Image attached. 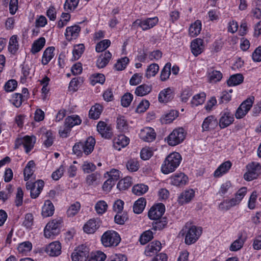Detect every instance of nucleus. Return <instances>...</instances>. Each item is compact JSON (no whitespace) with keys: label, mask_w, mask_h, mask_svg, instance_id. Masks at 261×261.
<instances>
[{"label":"nucleus","mask_w":261,"mask_h":261,"mask_svg":"<svg viewBox=\"0 0 261 261\" xmlns=\"http://www.w3.org/2000/svg\"><path fill=\"white\" fill-rule=\"evenodd\" d=\"M195 192L193 190L190 189L182 192L178 198V202L180 204L189 202L194 197Z\"/></svg>","instance_id":"obj_20"},{"label":"nucleus","mask_w":261,"mask_h":261,"mask_svg":"<svg viewBox=\"0 0 261 261\" xmlns=\"http://www.w3.org/2000/svg\"><path fill=\"white\" fill-rule=\"evenodd\" d=\"M81 204L80 202H76L71 205L67 211V214L69 217H73L80 210Z\"/></svg>","instance_id":"obj_53"},{"label":"nucleus","mask_w":261,"mask_h":261,"mask_svg":"<svg viewBox=\"0 0 261 261\" xmlns=\"http://www.w3.org/2000/svg\"><path fill=\"white\" fill-rule=\"evenodd\" d=\"M221 115V116L219 120V126L221 128H224L227 127L234 121L233 114H231L229 112H223Z\"/></svg>","instance_id":"obj_13"},{"label":"nucleus","mask_w":261,"mask_h":261,"mask_svg":"<svg viewBox=\"0 0 261 261\" xmlns=\"http://www.w3.org/2000/svg\"><path fill=\"white\" fill-rule=\"evenodd\" d=\"M165 211V205L160 203L150 208L148 213V216L151 220H157L162 217Z\"/></svg>","instance_id":"obj_8"},{"label":"nucleus","mask_w":261,"mask_h":261,"mask_svg":"<svg viewBox=\"0 0 261 261\" xmlns=\"http://www.w3.org/2000/svg\"><path fill=\"white\" fill-rule=\"evenodd\" d=\"M89 248L84 245L77 247L72 253V261H86L89 257Z\"/></svg>","instance_id":"obj_6"},{"label":"nucleus","mask_w":261,"mask_h":261,"mask_svg":"<svg viewBox=\"0 0 261 261\" xmlns=\"http://www.w3.org/2000/svg\"><path fill=\"white\" fill-rule=\"evenodd\" d=\"M133 99V95L130 93H125L121 99V105L123 107H127L129 106Z\"/></svg>","instance_id":"obj_58"},{"label":"nucleus","mask_w":261,"mask_h":261,"mask_svg":"<svg viewBox=\"0 0 261 261\" xmlns=\"http://www.w3.org/2000/svg\"><path fill=\"white\" fill-rule=\"evenodd\" d=\"M79 0H66L64 5V8L66 11H73L77 6Z\"/></svg>","instance_id":"obj_50"},{"label":"nucleus","mask_w":261,"mask_h":261,"mask_svg":"<svg viewBox=\"0 0 261 261\" xmlns=\"http://www.w3.org/2000/svg\"><path fill=\"white\" fill-rule=\"evenodd\" d=\"M244 243V241L241 235L231 244L229 249L231 251H237L243 247Z\"/></svg>","instance_id":"obj_45"},{"label":"nucleus","mask_w":261,"mask_h":261,"mask_svg":"<svg viewBox=\"0 0 261 261\" xmlns=\"http://www.w3.org/2000/svg\"><path fill=\"white\" fill-rule=\"evenodd\" d=\"M82 122L79 116L77 115H73L68 116L65 120V125H67L71 128L75 125H80Z\"/></svg>","instance_id":"obj_32"},{"label":"nucleus","mask_w":261,"mask_h":261,"mask_svg":"<svg viewBox=\"0 0 261 261\" xmlns=\"http://www.w3.org/2000/svg\"><path fill=\"white\" fill-rule=\"evenodd\" d=\"M158 22L156 17L149 18L145 20L137 19L134 22L133 26H139L143 31L147 30L153 28Z\"/></svg>","instance_id":"obj_9"},{"label":"nucleus","mask_w":261,"mask_h":261,"mask_svg":"<svg viewBox=\"0 0 261 261\" xmlns=\"http://www.w3.org/2000/svg\"><path fill=\"white\" fill-rule=\"evenodd\" d=\"M111 44V41L108 39L103 40L98 42L95 47L96 51L98 53L102 52L106 50Z\"/></svg>","instance_id":"obj_52"},{"label":"nucleus","mask_w":261,"mask_h":261,"mask_svg":"<svg viewBox=\"0 0 261 261\" xmlns=\"http://www.w3.org/2000/svg\"><path fill=\"white\" fill-rule=\"evenodd\" d=\"M35 165L34 161L32 160L29 161L23 170L24 180L27 181L29 179L30 177L33 175L34 171L33 168Z\"/></svg>","instance_id":"obj_37"},{"label":"nucleus","mask_w":261,"mask_h":261,"mask_svg":"<svg viewBox=\"0 0 261 261\" xmlns=\"http://www.w3.org/2000/svg\"><path fill=\"white\" fill-rule=\"evenodd\" d=\"M218 125V121L214 116L211 115L204 120L202 124V131H210L214 129Z\"/></svg>","instance_id":"obj_12"},{"label":"nucleus","mask_w":261,"mask_h":261,"mask_svg":"<svg viewBox=\"0 0 261 261\" xmlns=\"http://www.w3.org/2000/svg\"><path fill=\"white\" fill-rule=\"evenodd\" d=\"M146 203V199L141 197L135 202L133 206L134 212L136 214H141L144 210Z\"/></svg>","instance_id":"obj_34"},{"label":"nucleus","mask_w":261,"mask_h":261,"mask_svg":"<svg viewBox=\"0 0 261 261\" xmlns=\"http://www.w3.org/2000/svg\"><path fill=\"white\" fill-rule=\"evenodd\" d=\"M121 241V238L118 232L114 230H108L101 236V241L105 247H116Z\"/></svg>","instance_id":"obj_2"},{"label":"nucleus","mask_w":261,"mask_h":261,"mask_svg":"<svg viewBox=\"0 0 261 261\" xmlns=\"http://www.w3.org/2000/svg\"><path fill=\"white\" fill-rule=\"evenodd\" d=\"M23 193L21 188L19 187L17 189V193L15 201V205L19 206L22 205L23 202Z\"/></svg>","instance_id":"obj_61"},{"label":"nucleus","mask_w":261,"mask_h":261,"mask_svg":"<svg viewBox=\"0 0 261 261\" xmlns=\"http://www.w3.org/2000/svg\"><path fill=\"white\" fill-rule=\"evenodd\" d=\"M186 134L182 128L175 129L168 136L167 142L170 146H175L182 142L185 138Z\"/></svg>","instance_id":"obj_4"},{"label":"nucleus","mask_w":261,"mask_h":261,"mask_svg":"<svg viewBox=\"0 0 261 261\" xmlns=\"http://www.w3.org/2000/svg\"><path fill=\"white\" fill-rule=\"evenodd\" d=\"M254 100V97L251 96L246 99L241 103L236 112L235 116L237 119L242 118L246 115L251 108Z\"/></svg>","instance_id":"obj_7"},{"label":"nucleus","mask_w":261,"mask_h":261,"mask_svg":"<svg viewBox=\"0 0 261 261\" xmlns=\"http://www.w3.org/2000/svg\"><path fill=\"white\" fill-rule=\"evenodd\" d=\"M18 49V42L17 39V36H12L9 41L8 46L9 51L12 54H15Z\"/></svg>","instance_id":"obj_39"},{"label":"nucleus","mask_w":261,"mask_h":261,"mask_svg":"<svg viewBox=\"0 0 261 261\" xmlns=\"http://www.w3.org/2000/svg\"><path fill=\"white\" fill-rule=\"evenodd\" d=\"M106 258V255L101 251H97V253L92 256L89 261H104Z\"/></svg>","instance_id":"obj_64"},{"label":"nucleus","mask_w":261,"mask_h":261,"mask_svg":"<svg viewBox=\"0 0 261 261\" xmlns=\"http://www.w3.org/2000/svg\"><path fill=\"white\" fill-rule=\"evenodd\" d=\"M153 238V233L150 230H147L143 232L140 238V242L142 245H145Z\"/></svg>","instance_id":"obj_51"},{"label":"nucleus","mask_w":261,"mask_h":261,"mask_svg":"<svg viewBox=\"0 0 261 261\" xmlns=\"http://www.w3.org/2000/svg\"><path fill=\"white\" fill-rule=\"evenodd\" d=\"M112 57V54L109 51L101 54L96 61V66L99 68H102L106 66Z\"/></svg>","instance_id":"obj_18"},{"label":"nucleus","mask_w":261,"mask_h":261,"mask_svg":"<svg viewBox=\"0 0 261 261\" xmlns=\"http://www.w3.org/2000/svg\"><path fill=\"white\" fill-rule=\"evenodd\" d=\"M129 139L123 135L118 136L113 139V146L118 150H120L121 148L127 146L129 143Z\"/></svg>","instance_id":"obj_14"},{"label":"nucleus","mask_w":261,"mask_h":261,"mask_svg":"<svg viewBox=\"0 0 261 261\" xmlns=\"http://www.w3.org/2000/svg\"><path fill=\"white\" fill-rule=\"evenodd\" d=\"M178 115V112L176 110H171L168 113L163 115L161 118L162 123H170L172 122Z\"/></svg>","instance_id":"obj_26"},{"label":"nucleus","mask_w":261,"mask_h":261,"mask_svg":"<svg viewBox=\"0 0 261 261\" xmlns=\"http://www.w3.org/2000/svg\"><path fill=\"white\" fill-rule=\"evenodd\" d=\"M139 164L136 159H130L126 164L127 169L132 172H135L138 170Z\"/></svg>","instance_id":"obj_57"},{"label":"nucleus","mask_w":261,"mask_h":261,"mask_svg":"<svg viewBox=\"0 0 261 261\" xmlns=\"http://www.w3.org/2000/svg\"><path fill=\"white\" fill-rule=\"evenodd\" d=\"M102 111V107L99 104L92 106L89 111V116L90 118L97 119L99 117Z\"/></svg>","instance_id":"obj_36"},{"label":"nucleus","mask_w":261,"mask_h":261,"mask_svg":"<svg viewBox=\"0 0 261 261\" xmlns=\"http://www.w3.org/2000/svg\"><path fill=\"white\" fill-rule=\"evenodd\" d=\"M23 95L20 93H15L13 96V104L17 108L19 107L22 102Z\"/></svg>","instance_id":"obj_63"},{"label":"nucleus","mask_w":261,"mask_h":261,"mask_svg":"<svg viewBox=\"0 0 261 261\" xmlns=\"http://www.w3.org/2000/svg\"><path fill=\"white\" fill-rule=\"evenodd\" d=\"M185 232H187L185 237V243L188 245L194 243L199 238L202 233L201 227H197L191 224L186 223L185 226Z\"/></svg>","instance_id":"obj_3"},{"label":"nucleus","mask_w":261,"mask_h":261,"mask_svg":"<svg viewBox=\"0 0 261 261\" xmlns=\"http://www.w3.org/2000/svg\"><path fill=\"white\" fill-rule=\"evenodd\" d=\"M107 203L102 200L98 201L95 206V210L98 214H103L107 211Z\"/></svg>","instance_id":"obj_56"},{"label":"nucleus","mask_w":261,"mask_h":261,"mask_svg":"<svg viewBox=\"0 0 261 261\" xmlns=\"http://www.w3.org/2000/svg\"><path fill=\"white\" fill-rule=\"evenodd\" d=\"M80 31L81 27L78 25L67 27L65 33L66 39L70 41L73 39H76L79 36Z\"/></svg>","instance_id":"obj_16"},{"label":"nucleus","mask_w":261,"mask_h":261,"mask_svg":"<svg viewBox=\"0 0 261 261\" xmlns=\"http://www.w3.org/2000/svg\"><path fill=\"white\" fill-rule=\"evenodd\" d=\"M55 211L54 206L50 200H46L42 208V215L43 217L52 216Z\"/></svg>","instance_id":"obj_25"},{"label":"nucleus","mask_w":261,"mask_h":261,"mask_svg":"<svg viewBox=\"0 0 261 261\" xmlns=\"http://www.w3.org/2000/svg\"><path fill=\"white\" fill-rule=\"evenodd\" d=\"M247 172L244 175L246 180L251 181L256 179L261 171V166L259 163L252 162L247 166Z\"/></svg>","instance_id":"obj_5"},{"label":"nucleus","mask_w":261,"mask_h":261,"mask_svg":"<svg viewBox=\"0 0 261 261\" xmlns=\"http://www.w3.org/2000/svg\"><path fill=\"white\" fill-rule=\"evenodd\" d=\"M129 62V59L126 57H123L118 60L115 64L114 67L118 71L124 70L126 68V66Z\"/></svg>","instance_id":"obj_49"},{"label":"nucleus","mask_w":261,"mask_h":261,"mask_svg":"<svg viewBox=\"0 0 261 261\" xmlns=\"http://www.w3.org/2000/svg\"><path fill=\"white\" fill-rule=\"evenodd\" d=\"M152 223V227L154 230H162L167 224V219L165 217L160 218Z\"/></svg>","instance_id":"obj_44"},{"label":"nucleus","mask_w":261,"mask_h":261,"mask_svg":"<svg viewBox=\"0 0 261 261\" xmlns=\"http://www.w3.org/2000/svg\"><path fill=\"white\" fill-rule=\"evenodd\" d=\"M201 30V22L200 20H197L190 25L189 30V34L192 37H195L200 34Z\"/></svg>","instance_id":"obj_35"},{"label":"nucleus","mask_w":261,"mask_h":261,"mask_svg":"<svg viewBox=\"0 0 261 261\" xmlns=\"http://www.w3.org/2000/svg\"><path fill=\"white\" fill-rule=\"evenodd\" d=\"M152 90V86L143 84L138 86L135 90V94L139 96H143L149 93Z\"/></svg>","instance_id":"obj_33"},{"label":"nucleus","mask_w":261,"mask_h":261,"mask_svg":"<svg viewBox=\"0 0 261 261\" xmlns=\"http://www.w3.org/2000/svg\"><path fill=\"white\" fill-rule=\"evenodd\" d=\"M244 81V76L241 73L233 74L230 76L227 81L228 86H235L242 83Z\"/></svg>","instance_id":"obj_27"},{"label":"nucleus","mask_w":261,"mask_h":261,"mask_svg":"<svg viewBox=\"0 0 261 261\" xmlns=\"http://www.w3.org/2000/svg\"><path fill=\"white\" fill-rule=\"evenodd\" d=\"M24 148L25 152L28 153L34 147L36 141V137L34 136H25L23 138Z\"/></svg>","instance_id":"obj_31"},{"label":"nucleus","mask_w":261,"mask_h":261,"mask_svg":"<svg viewBox=\"0 0 261 261\" xmlns=\"http://www.w3.org/2000/svg\"><path fill=\"white\" fill-rule=\"evenodd\" d=\"M132 185L131 178L126 177L120 180L117 186L119 190H125L128 189Z\"/></svg>","instance_id":"obj_42"},{"label":"nucleus","mask_w":261,"mask_h":261,"mask_svg":"<svg viewBox=\"0 0 261 261\" xmlns=\"http://www.w3.org/2000/svg\"><path fill=\"white\" fill-rule=\"evenodd\" d=\"M97 129L102 137L106 139L111 138L112 136V128L105 122L99 121L97 124Z\"/></svg>","instance_id":"obj_10"},{"label":"nucleus","mask_w":261,"mask_h":261,"mask_svg":"<svg viewBox=\"0 0 261 261\" xmlns=\"http://www.w3.org/2000/svg\"><path fill=\"white\" fill-rule=\"evenodd\" d=\"M72 151L74 154L78 156H82L84 152V147L82 142L76 143L72 147Z\"/></svg>","instance_id":"obj_59"},{"label":"nucleus","mask_w":261,"mask_h":261,"mask_svg":"<svg viewBox=\"0 0 261 261\" xmlns=\"http://www.w3.org/2000/svg\"><path fill=\"white\" fill-rule=\"evenodd\" d=\"M203 40L197 38L192 41L191 44V51L195 56L200 55L203 51Z\"/></svg>","instance_id":"obj_19"},{"label":"nucleus","mask_w":261,"mask_h":261,"mask_svg":"<svg viewBox=\"0 0 261 261\" xmlns=\"http://www.w3.org/2000/svg\"><path fill=\"white\" fill-rule=\"evenodd\" d=\"M148 189L147 186L144 184H138L133 187L132 192L135 195L140 196L146 193Z\"/></svg>","instance_id":"obj_43"},{"label":"nucleus","mask_w":261,"mask_h":261,"mask_svg":"<svg viewBox=\"0 0 261 261\" xmlns=\"http://www.w3.org/2000/svg\"><path fill=\"white\" fill-rule=\"evenodd\" d=\"M85 47L83 44H79L74 47L72 51L74 60H78L84 53Z\"/></svg>","instance_id":"obj_54"},{"label":"nucleus","mask_w":261,"mask_h":261,"mask_svg":"<svg viewBox=\"0 0 261 261\" xmlns=\"http://www.w3.org/2000/svg\"><path fill=\"white\" fill-rule=\"evenodd\" d=\"M50 225H46L44 230V235L46 238H54V237L59 234V230L57 229H51L50 228Z\"/></svg>","instance_id":"obj_47"},{"label":"nucleus","mask_w":261,"mask_h":261,"mask_svg":"<svg viewBox=\"0 0 261 261\" xmlns=\"http://www.w3.org/2000/svg\"><path fill=\"white\" fill-rule=\"evenodd\" d=\"M171 63H167L161 71V80L165 81L167 80L171 74Z\"/></svg>","instance_id":"obj_46"},{"label":"nucleus","mask_w":261,"mask_h":261,"mask_svg":"<svg viewBox=\"0 0 261 261\" xmlns=\"http://www.w3.org/2000/svg\"><path fill=\"white\" fill-rule=\"evenodd\" d=\"M231 165L232 164L229 161L224 162L215 171L214 176L219 177L223 174L226 173L231 168Z\"/></svg>","instance_id":"obj_30"},{"label":"nucleus","mask_w":261,"mask_h":261,"mask_svg":"<svg viewBox=\"0 0 261 261\" xmlns=\"http://www.w3.org/2000/svg\"><path fill=\"white\" fill-rule=\"evenodd\" d=\"M17 86V82L15 80L8 81L5 85V89L7 92H11L15 89Z\"/></svg>","instance_id":"obj_62"},{"label":"nucleus","mask_w":261,"mask_h":261,"mask_svg":"<svg viewBox=\"0 0 261 261\" xmlns=\"http://www.w3.org/2000/svg\"><path fill=\"white\" fill-rule=\"evenodd\" d=\"M36 187H34V189L30 191L31 197L32 198H36L39 195L44 185V181L41 179L36 181Z\"/></svg>","instance_id":"obj_38"},{"label":"nucleus","mask_w":261,"mask_h":261,"mask_svg":"<svg viewBox=\"0 0 261 261\" xmlns=\"http://www.w3.org/2000/svg\"><path fill=\"white\" fill-rule=\"evenodd\" d=\"M161 249V242L158 241H153L146 247L145 253L147 256H151L160 251Z\"/></svg>","instance_id":"obj_17"},{"label":"nucleus","mask_w":261,"mask_h":261,"mask_svg":"<svg viewBox=\"0 0 261 261\" xmlns=\"http://www.w3.org/2000/svg\"><path fill=\"white\" fill-rule=\"evenodd\" d=\"M117 128L121 131H125L127 128L126 121L123 116H119L117 119Z\"/></svg>","instance_id":"obj_60"},{"label":"nucleus","mask_w":261,"mask_h":261,"mask_svg":"<svg viewBox=\"0 0 261 261\" xmlns=\"http://www.w3.org/2000/svg\"><path fill=\"white\" fill-rule=\"evenodd\" d=\"M84 147V153L86 155L90 154L93 150L95 145V140L92 137H89L85 141L82 142Z\"/></svg>","instance_id":"obj_21"},{"label":"nucleus","mask_w":261,"mask_h":261,"mask_svg":"<svg viewBox=\"0 0 261 261\" xmlns=\"http://www.w3.org/2000/svg\"><path fill=\"white\" fill-rule=\"evenodd\" d=\"M181 161L180 154L174 152L168 155L163 164L161 170L164 174H168L175 170L179 166Z\"/></svg>","instance_id":"obj_1"},{"label":"nucleus","mask_w":261,"mask_h":261,"mask_svg":"<svg viewBox=\"0 0 261 261\" xmlns=\"http://www.w3.org/2000/svg\"><path fill=\"white\" fill-rule=\"evenodd\" d=\"M159 70V66L156 63L150 64L147 68L145 73V76L149 79L151 76H154L156 75Z\"/></svg>","instance_id":"obj_41"},{"label":"nucleus","mask_w":261,"mask_h":261,"mask_svg":"<svg viewBox=\"0 0 261 261\" xmlns=\"http://www.w3.org/2000/svg\"><path fill=\"white\" fill-rule=\"evenodd\" d=\"M208 77L211 82H219L222 77V74L219 71L213 70L209 72Z\"/></svg>","instance_id":"obj_55"},{"label":"nucleus","mask_w":261,"mask_h":261,"mask_svg":"<svg viewBox=\"0 0 261 261\" xmlns=\"http://www.w3.org/2000/svg\"><path fill=\"white\" fill-rule=\"evenodd\" d=\"M61 246L59 242L55 241L50 243L45 249V252L49 255L57 256L61 254Z\"/></svg>","instance_id":"obj_11"},{"label":"nucleus","mask_w":261,"mask_h":261,"mask_svg":"<svg viewBox=\"0 0 261 261\" xmlns=\"http://www.w3.org/2000/svg\"><path fill=\"white\" fill-rule=\"evenodd\" d=\"M55 49L54 47L51 46L47 47L44 51L42 58V63L43 65H47L53 59L54 56V51Z\"/></svg>","instance_id":"obj_28"},{"label":"nucleus","mask_w":261,"mask_h":261,"mask_svg":"<svg viewBox=\"0 0 261 261\" xmlns=\"http://www.w3.org/2000/svg\"><path fill=\"white\" fill-rule=\"evenodd\" d=\"M188 177L183 173L175 174L170 178L172 185L176 186H183L188 182Z\"/></svg>","instance_id":"obj_15"},{"label":"nucleus","mask_w":261,"mask_h":261,"mask_svg":"<svg viewBox=\"0 0 261 261\" xmlns=\"http://www.w3.org/2000/svg\"><path fill=\"white\" fill-rule=\"evenodd\" d=\"M156 137L154 129L151 127L146 128L141 133V138L145 141L150 142L153 141Z\"/></svg>","instance_id":"obj_24"},{"label":"nucleus","mask_w":261,"mask_h":261,"mask_svg":"<svg viewBox=\"0 0 261 261\" xmlns=\"http://www.w3.org/2000/svg\"><path fill=\"white\" fill-rule=\"evenodd\" d=\"M32 248V243L29 241H26L20 243L17 247V250L19 253L26 254L31 250Z\"/></svg>","instance_id":"obj_40"},{"label":"nucleus","mask_w":261,"mask_h":261,"mask_svg":"<svg viewBox=\"0 0 261 261\" xmlns=\"http://www.w3.org/2000/svg\"><path fill=\"white\" fill-rule=\"evenodd\" d=\"M205 99V94L204 93H201L195 95L191 101V104L193 106H197L202 104Z\"/></svg>","instance_id":"obj_48"},{"label":"nucleus","mask_w":261,"mask_h":261,"mask_svg":"<svg viewBox=\"0 0 261 261\" xmlns=\"http://www.w3.org/2000/svg\"><path fill=\"white\" fill-rule=\"evenodd\" d=\"M173 98L172 90L169 88L165 89L160 92L159 94V101L161 102L166 103Z\"/></svg>","instance_id":"obj_23"},{"label":"nucleus","mask_w":261,"mask_h":261,"mask_svg":"<svg viewBox=\"0 0 261 261\" xmlns=\"http://www.w3.org/2000/svg\"><path fill=\"white\" fill-rule=\"evenodd\" d=\"M99 227L98 221L95 219L89 220L84 226L83 229L87 233H93Z\"/></svg>","instance_id":"obj_22"},{"label":"nucleus","mask_w":261,"mask_h":261,"mask_svg":"<svg viewBox=\"0 0 261 261\" xmlns=\"http://www.w3.org/2000/svg\"><path fill=\"white\" fill-rule=\"evenodd\" d=\"M45 44V39L44 37H40L35 40L32 45L31 53L35 54L40 51L44 47Z\"/></svg>","instance_id":"obj_29"}]
</instances>
